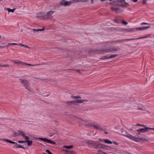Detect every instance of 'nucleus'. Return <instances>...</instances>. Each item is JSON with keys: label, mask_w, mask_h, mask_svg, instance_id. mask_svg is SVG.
<instances>
[{"label": "nucleus", "mask_w": 154, "mask_h": 154, "mask_svg": "<svg viewBox=\"0 0 154 154\" xmlns=\"http://www.w3.org/2000/svg\"><path fill=\"white\" fill-rule=\"evenodd\" d=\"M113 2L116 5L111 8V9L112 11H115L117 13L122 12L123 10V7H126L128 5V3L126 2L125 0H117Z\"/></svg>", "instance_id": "nucleus-1"}, {"label": "nucleus", "mask_w": 154, "mask_h": 154, "mask_svg": "<svg viewBox=\"0 0 154 154\" xmlns=\"http://www.w3.org/2000/svg\"><path fill=\"white\" fill-rule=\"evenodd\" d=\"M119 48H116L115 47L113 48H106L105 49H102L100 50V53H109L113 51H117L119 50Z\"/></svg>", "instance_id": "nucleus-2"}, {"label": "nucleus", "mask_w": 154, "mask_h": 154, "mask_svg": "<svg viewBox=\"0 0 154 154\" xmlns=\"http://www.w3.org/2000/svg\"><path fill=\"white\" fill-rule=\"evenodd\" d=\"M0 140L3 141H5L7 142L10 143L11 144H16L15 145H14L13 147H16V148H21L23 149H24V148L21 145H19L18 144H17V143L16 142L12 141H11L10 140H9L8 139H0Z\"/></svg>", "instance_id": "nucleus-3"}, {"label": "nucleus", "mask_w": 154, "mask_h": 154, "mask_svg": "<svg viewBox=\"0 0 154 154\" xmlns=\"http://www.w3.org/2000/svg\"><path fill=\"white\" fill-rule=\"evenodd\" d=\"M33 138H35L36 140L39 139L45 142H47V143H50L53 144H56L55 142L46 138L36 137H33Z\"/></svg>", "instance_id": "nucleus-4"}, {"label": "nucleus", "mask_w": 154, "mask_h": 154, "mask_svg": "<svg viewBox=\"0 0 154 154\" xmlns=\"http://www.w3.org/2000/svg\"><path fill=\"white\" fill-rule=\"evenodd\" d=\"M146 37H141L140 38H132L131 39H122L119 40H118L117 41V42H123L126 41H128L130 40H135L136 39H139L141 38H146Z\"/></svg>", "instance_id": "nucleus-5"}, {"label": "nucleus", "mask_w": 154, "mask_h": 154, "mask_svg": "<svg viewBox=\"0 0 154 154\" xmlns=\"http://www.w3.org/2000/svg\"><path fill=\"white\" fill-rule=\"evenodd\" d=\"M54 13V11H48L46 14H45V18L49 19H52L51 15Z\"/></svg>", "instance_id": "nucleus-6"}, {"label": "nucleus", "mask_w": 154, "mask_h": 154, "mask_svg": "<svg viewBox=\"0 0 154 154\" xmlns=\"http://www.w3.org/2000/svg\"><path fill=\"white\" fill-rule=\"evenodd\" d=\"M126 136L128 138H130L131 139L135 141H138L139 140H142V138H138L134 137L133 136H132L131 135H127Z\"/></svg>", "instance_id": "nucleus-7"}, {"label": "nucleus", "mask_w": 154, "mask_h": 154, "mask_svg": "<svg viewBox=\"0 0 154 154\" xmlns=\"http://www.w3.org/2000/svg\"><path fill=\"white\" fill-rule=\"evenodd\" d=\"M106 147L107 146L104 144L100 143H98L96 142V146H95L94 148L96 149L100 148L106 149Z\"/></svg>", "instance_id": "nucleus-8"}, {"label": "nucleus", "mask_w": 154, "mask_h": 154, "mask_svg": "<svg viewBox=\"0 0 154 154\" xmlns=\"http://www.w3.org/2000/svg\"><path fill=\"white\" fill-rule=\"evenodd\" d=\"M60 5H63L65 6L70 5L69 1L68 2L64 0L61 1L60 2Z\"/></svg>", "instance_id": "nucleus-9"}, {"label": "nucleus", "mask_w": 154, "mask_h": 154, "mask_svg": "<svg viewBox=\"0 0 154 154\" xmlns=\"http://www.w3.org/2000/svg\"><path fill=\"white\" fill-rule=\"evenodd\" d=\"M84 101H87V100H83L82 101L80 100H78L77 101H68L67 102V103L68 104H76V103H83Z\"/></svg>", "instance_id": "nucleus-10"}, {"label": "nucleus", "mask_w": 154, "mask_h": 154, "mask_svg": "<svg viewBox=\"0 0 154 154\" xmlns=\"http://www.w3.org/2000/svg\"><path fill=\"white\" fill-rule=\"evenodd\" d=\"M93 127L95 129L101 131H103V129L101 126L98 124H96L94 125H93Z\"/></svg>", "instance_id": "nucleus-11"}, {"label": "nucleus", "mask_w": 154, "mask_h": 154, "mask_svg": "<svg viewBox=\"0 0 154 154\" xmlns=\"http://www.w3.org/2000/svg\"><path fill=\"white\" fill-rule=\"evenodd\" d=\"M122 31L124 32H134L135 29L134 28H128L126 29H122Z\"/></svg>", "instance_id": "nucleus-12"}, {"label": "nucleus", "mask_w": 154, "mask_h": 154, "mask_svg": "<svg viewBox=\"0 0 154 154\" xmlns=\"http://www.w3.org/2000/svg\"><path fill=\"white\" fill-rule=\"evenodd\" d=\"M88 143L89 146L90 147L95 146L96 145V142L92 141H89L88 142Z\"/></svg>", "instance_id": "nucleus-13"}, {"label": "nucleus", "mask_w": 154, "mask_h": 154, "mask_svg": "<svg viewBox=\"0 0 154 154\" xmlns=\"http://www.w3.org/2000/svg\"><path fill=\"white\" fill-rule=\"evenodd\" d=\"M19 80L20 81V82L24 86L29 83L28 81L26 80L22 79H19Z\"/></svg>", "instance_id": "nucleus-14"}, {"label": "nucleus", "mask_w": 154, "mask_h": 154, "mask_svg": "<svg viewBox=\"0 0 154 154\" xmlns=\"http://www.w3.org/2000/svg\"><path fill=\"white\" fill-rule=\"evenodd\" d=\"M137 131L138 132H141L142 133H145L148 132L149 130H147V128L146 127H145L144 128L139 129L137 130Z\"/></svg>", "instance_id": "nucleus-15"}, {"label": "nucleus", "mask_w": 154, "mask_h": 154, "mask_svg": "<svg viewBox=\"0 0 154 154\" xmlns=\"http://www.w3.org/2000/svg\"><path fill=\"white\" fill-rule=\"evenodd\" d=\"M150 28V26H143L141 27L137 28H135V29L137 30H140V31L143 30H144L146 29Z\"/></svg>", "instance_id": "nucleus-16"}, {"label": "nucleus", "mask_w": 154, "mask_h": 154, "mask_svg": "<svg viewBox=\"0 0 154 154\" xmlns=\"http://www.w3.org/2000/svg\"><path fill=\"white\" fill-rule=\"evenodd\" d=\"M18 131L19 133L18 135H21L25 139H26L28 138V136H26L24 133L23 131Z\"/></svg>", "instance_id": "nucleus-17"}, {"label": "nucleus", "mask_w": 154, "mask_h": 154, "mask_svg": "<svg viewBox=\"0 0 154 154\" xmlns=\"http://www.w3.org/2000/svg\"><path fill=\"white\" fill-rule=\"evenodd\" d=\"M37 17H44L45 18V14L42 13H40L37 14Z\"/></svg>", "instance_id": "nucleus-18"}, {"label": "nucleus", "mask_w": 154, "mask_h": 154, "mask_svg": "<svg viewBox=\"0 0 154 154\" xmlns=\"http://www.w3.org/2000/svg\"><path fill=\"white\" fill-rule=\"evenodd\" d=\"M18 62H19V63H20V64H23V65H27L30 66H36V65H39V64H36L35 65H32V64H27L26 63H24L23 62H21L20 61H18Z\"/></svg>", "instance_id": "nucleus-19"}, {"label": "nucleus", "mask_w": 154, "mask_h": 154, "mask_svg": "<svg viewBox=\"0 0 154 154\" xmlns=\"http://www.w3.org/2000/svg\"><path fill=\"white\" fill-rule=\"evenodd\" d=\"M28 138L26 139H25L26 142L27 143V145L29 146H30L32 145V141H31L29 140V138L28 137Z\"/></svg>", "instance_id": "nucleus-20"}, {"label": "nucleus", "mask_w": 154, "mask_h": 154, "mask_svg": "<svg viewBox=\"0 0 154 154\" xmlns=\"http://www.w3.org/2000/svg\"><path fill=\"white\" fill-rule=\"evenodd\" d=\"M29 83L28 84H26V85H25L24 86L25 87V88L27 89L29 91H31V90L30 87L29 85Z\"/></svg>", "instance_id": "nucleus-21"}, {"label": "nucleus", "mask_w": 154, "mask_h": 154, "mask_svg": "<svg viewBox=\"0 0 154 154\" xmlns=\"http://www.w3.org/2000/svg\"><path fill=\"white\" fill-rule=\"evenodd\" d=\"M69 2L71 5L72 4L76 3L79 2V0H71Z\"/></svg>", "instance_id": "nucleus-22"}, {"label": "nucleus", "mask_w": 154, "mask_h": 154, "mask_svg": "<svg viewBox=\"0 0 154 154\" xmlns=\"http://www.w3.org/2000/svg\"><path fill=\"white\" fill-rule=\"evenodd\" d=\"M44 30V29L43 28H42V29H33L32 30L33 32L34 33L36 32H37L40 31H42Z\"/></svg>", "instance_id": "nucleus-23"}, {"label": "nucleus", "mask_w": 154, "mask_h": 154, "mask_svg": "<svg viewBox=\"0 0 154 154\" xmlns=\"http://www.w3.org/2000/svg\"><path fill=\"white\" fill-rule=\"evenodd\" d=\"M94 125L92 123H89L87 124H85V125L88 128H91L92 127H93V125Z\"/></svg>", "instance_id": "nucleus-24"}, {"label": "nucleus", "mask_w": 154, "mask_h": 154, "mask_svg": "<svg viewBox=\"0 0 154 154\" xmlns=\"http://www.w3.org/2000/svg\"><path fill=\"white\" fill-rule=\"evenodd\" d=\"M5 9L6 10L8 11L9 13L10 12H12V13L14 12L15 9L14 8L12 9L8 8H5Z\"/></svg>", "instance_id": "nucleus-25"}, {"label": "nucleus", "mask_w": 154, "mask_h": 154, "mask_svg": "<svg viewBox=\"0 0 154 154\" xmlns=\"http://www.w3.org/2000/svg\"><path fill=\"white\" fill-rule=\"evenodd\" d=\"M63 147L64 148H66L67 149H72L73 147V146L72 145H70V146H63Z\"/></svg>", "instance_id": "nucleus-26"}, {"label": "nucleus", "mask_w": 154, "mask_h": 154, "mask_svg": "<svg viewBox=\"0 0 154 154\" xmlns=\"http://www.w3.org/2000/svg\"><path fill=\"white\" fill-rule=\"evenodd\" d=\"M101 60H105L106 59H109V56L107 57V56H103L102 57L100 58Z\"/></svg>", "instance_id": "nucleus-27"}, {"label": "nucleus", "mask_w": 154, "mask_h": 154, "mask_svg": "<svg viewBox=\"0 0 154 154\" xmlns=\"http://www.w3.org/2000/svg\"><path fill=\"white\" fill-rule=\"evenodd\" d=\"M104 141L106 143H108V144H111L112 143V142L108 140V139H104Z\"/></svg>", "instance_id": "nucleus-28"}, {"label": "nucleus", "mask_w": 154, "mask_h": 154, "mask_svg": "<svg viewBox=\"0 0 154 154\" xmlns=\"http://www.w3.org/2000/svg\"><path fill=\"white\" fill-rule=\"evenodd\" d=\"M18 46H20L24 47L25 48H27L29 49H31V48L30 47H28V46H27L26 45H21V44H19Z\"/></svg>", "instance_id": "nucleus-29"}, {"label": "nucleus", "mask_w": 154, "mask_h": 154, "mask_svg": "<svg viewBox=\"0 0 154 154\" xmlns=\"http://www.w3.org/2000/svg\"><path fill=\"white\" fill-rule=\"evenodd\" d=\"M0 66L2 67H8L9 66V65L8 64H6V65H5V64H3L2 63H0Z\"/></svg>", "instance_id": "nucleus-30"}, {"label": "nucleus", "mask_w": 154, "mask_h": 154, "mask_svg": "<svg viewBox=\"0 0 154 154\" xmlns=\"http://www.w3.org/2000/svg\"><path fill=\"white\" fill-rule=\"evenodd\" d=\"M118 56V54H114L110 56H109V59L110 58H114L116 57H117Z\"/></svg>", "instance_id": "nucleus-31"}, {"label": "nucleus", "mask_w": 154, "mask_h": 154, "mask_svg": "<svg viewBox=\"0 0 154 154\" xmlns=\"http://www.w3.org/2000/svg\"><path fill=\"white\" fill-rule=\"evenodd\" d=\"M17 142L18 143H24L26 142V141L19 140V141H17Z\"/></svg>", "instance_id": "nucleus-32"}, {"label": "nucleus", "mask_w": 154, "mask_h": 154, "mask_svg": "<svg viewBox=\"0 0 154 154\" xmlns=\"http://www.w3.org/2000/svg\"><path fill=\"white\" fill-rule=\"evenodd\" d=\"M88 2V0H79V2Z\"/></svg>", "instance_id": "nucleus-33"}, {"label": "nucleus", "mask_w": 154, "mask_h": 154, "mask_svg": "<svg viewBox=\"0 0 154 154\" xmlns=\"http://www.w3.org/2000/svg\"><path fill=\"white\" fill-rule=\"evenodd\" d=\"M122 23L123 24H124L125 25H127L128 24V23L127 22H126V21H125L124 20H123L122 21Z\"/></svg>", "instance_id": "nucleus-34"}, {"label": "nucleus", "mask_w": 154, "mask_h": 154, "mask_svg": "<svg viewBox=\"0 0 154 154\" xmlns=\"http://www.w3.org/2000/svg\"><path fill=\"white\" fill-rule=\"evenodd\" d=\"M149 24H150L149 23H146L145 22H143V23H142L140 25H149Z\"/></svg>", "instance_id": "nucleus-35"}, {"label": "nucleus", "mask_w": 154, "mask_h": 154, "mask_svg": "<svg viewBox=\"0 0 154 154\" xmlns=\"http://www.w3.org/2000/svg\"><path fill=\"white\" fill-rule=\"evenodd\" d=\"M6 45H4L2 46H0V48L1 49H3L6 48Z\"/></svg>", "instance_id": "nucleus-36"}, {"label": "nucleus", "mask_w": 154, "mask_h": 154, "mask_svg": "<svg viewBox=\"0 0 154 154\" xmlns=\"http://www.w3.org/2000/svg\"><path fill=\"white\" fill-rule=\"evenodd\" d=\"M45 151L47 152V153H48V154H52L51 152L50 151L48 150V149H46Z\"/></svg>", "instance_id": "nucleus-37"}, {"label": "nucleus", "mask_w": 154, "mask_h": 154, "mask_svg": "<svg viewBox=\"0 0 154 154\" xmlns=\"http://www.w3.org/2000/svg\"><path fill=\"white\" fill-rule=\"evenodd\" d=\"M146 2V0H142V3L143 5H145Z\"/></svg>", "instance_id": "nucleus-38"}, {"label": "nucleus", "mask_w": 154, "mask_h": 154, "mask_svg": "<svg viewBox=\"0 0 154 154\" xmlns=\"http://www.w3.org/2000/svg\"><path fill=\"white\" fill-rule=\"evenodd\" d=\"M137 125L138 126H143V127L145 126V125H140L139 124H137Z\"/></svg>", "instance_id": "nucleus-39"}, {"label": "nucleus", "mask_w": 154, "mask_h": 154, "mask_svg": "<svg viewBox=\"0 0 154 154\" xmlns=\"http://www.w3.org/2000/svg\"><path fill=\"white\" fill-rule=\"evenodd\" d=\"M147 130H149V129L152 130H154V128H149V127H147Z\"/></svg>", "instance_id": "nucleus-40"}, {"label": "nucleus", "mask_w": 154, "mask_h": 154, "mask_svg": "<svg viewBox=\"0 0 154 154\" xmlns=\"http://www.w3.org/2000/svg\"><path fill=\"white\" fill-rule=\"evenodd\" d=\"M12 62L13 63H14L15 64H18L19 63V62H18V61H16L14 60H12Z\"/></svg>", "instance_id": "nucleus-41"}, {"label": "nucleus", "mask_w": 154, "mask_h": 154, "mask_svg": "<svg viewBox=\"0 0 154 154\" xmlns=\"http://www.w3.org/2000/svg\"><path fill=\"white\" fill-rule=\"evenodd\" d=\"M18 134H17L16 133H14L13 134V137H16V136H18Z\"/></svg>", "instance_id": "nucleus-42"}, {"label": "nucleus", "mask_w": 154, "mask_h": 154, "mask_svg": "<svg viewBox=\"0 0 154 154\" xmlns=\"http://www.w3.org/2000/svg\"><path fill=\"white\" fill-rule=\"evenodd\" d=\"M11 45H19L17 44V43H11Z\"/></svg>", "instance_id": "nucleus-43"}, {"label": "nucleus", "mask_w": 154, "mask_h": 154, "mask_svg": "<svg viewBox=\"0 0 154 154\" xmlns=\"http://www.w3.org/2000/svg\"><path fill=\"white\" fill-rule=\"evenodd\" d=\"M74 99H76L78 98H80V97H73Z\"/></svg>", "instance_id": "nucleus-44"}, {"label": "nucleus", "mask_w": 154, "mask_h": 154, "mask_svg": "<svg viewBox=\"0 0 154 154\" xmlns=\"http://www.w3.org/2000/svg\"><path fill=\"white\" fill-rule=\"evenodd\" d=\"M114 21L116 23H119V22L118 20H114Z\"/></svg>", "instance_id": "nucleus-45"}, {"label": "nucleus", "mask_w": 154, "mask_h": 154, "mask_svg": "<svg viewBox=\"0 0 154 154\" xmlns=\"http://www.w3.org/2000/svg\"><path fill=\"white\" fill-rule=\"evenodd\" d=\"M11 46V44L10 43H8L7 45V46L6 45V48L8 47L9 46Z\"/></svg>", "instance_id": "nucleus-46"}, {"label": "nucleus", "mask_w": 154, "mask_h": 154, "mask_svg": "<svg viewBox=\"0 0 154 154\" xmlns=\"http://www.w3.org/2000/svg\"><path fill=\"white\" fill-rule=\"evenodd\" d=\"M113 143L117 145H118V143H117L116 142L114 141H113Z\"/></svg>", "instance_id": "nucleus-47"}, {"label": "nucleus", "mask_w": 154, "mask_h": 154, "mask_svg": "<svg viewBox=\"0 0 154 154\" xmlns=\"http://www.w3.org/2000/svg\"><path fill=\"white\" fill-rule=\"evenodd\" d=\"M63 151H64L65 152H69L68 150L67 149H63L62 150Z\"/></svg>", "instance_id": "nucleus-48"}, {"label": "nucleus", "mask_w": 154, "mask_h": 154, "mask_svg": "<svg viewBox=\"0 0 154 154\" xmlns=\"http://www.w3.org/2000/svg\"><path fill=\"white\" fill-rule=\"evenodd\" d=\"M69 152L71 154H73V151H69Z\"/></svg>", "instance_id": "nucleus-49"}, {"label": "nucleus", "mask_w": 154, "mask_h": 154, "mask_svg": "<svg viewBox=\"0 0 154 154\" xmlns=\"http://www.w3.org/2000/svg\"><path fill=\"white\" fill-rule=\"evenodd\" d=\"M76 71L78 72L79 73L80 72V70L79 69H77L76 70Z\"/></svg>", "instance_id": "nucleus-50"}, {"label": "nucleus", "mask_w": 154, "mask_h": 154, "mask_svg": "<svg viewBox=\"0 0 154 154\" xmlns=\"http://www.w3.org/2000/svg\"><path fill=\"white\" fill-rule=\"evenodd\" d=\"M132 1L134 2H136L138 1V0H132Z\"/></svg>", "instance_id": "nucleus-51"}, {"label": "nucleus", "mask_w": 154, "mask_h": 154, "mask_svg": "<svg viewBox=\"0 0 154 154\" xmlns=\"http://www.w3.org/2000/svg\"><path fill=\"white\" fill-rule=\"evenodd\" d=\"M143 140L144 141H147V140L146 139H143Z\"/></svg>", "instance_id": "nucleus-52"}, {"label": "nucleus", "mask_w": 154, "mask_h": 154, "mask_svg": "<svg viewBox=\"0 0 154 154\" xmlns=\"http://www.w3.org/2000/svg\"><path fill=\"white\" fill-rule=\"evenodd\" d=\"M104 133L106 134H108V133L106 131H105Z\"/></svg>", "instance_id": "nucleus-53"}, {"label": "nucleus", "mask_w": 154, "mask_h": 154, "mask_svg": "<svg viewBox=\"0 0 154 154\" xmlns=\"http://www.w3.org/2000/svg\"><path fill=\"white\" fill-rule=\"evenodd\" d=\"M91 2L92 3H94V0H91Z\"/></svg>", "instance_id": "nucleus-54"}, {"label": "nucleus", "mask_w": 154, "mask_h": 154, "mask_svg": "<svg viewBox=\"0 0 154 154\" xmlns=\"http://www.w3.org/2000/svg\"><path fill=\"white\" fill-rule=\"evenodd\" d=\"M138 109L140 110H143V109H142V108H138Z\"/></svg>", "instance_id": "nucleus-55"}, {"label": "nucleus", "mask_w": 154, "mask_h": 154, "mask_svg": "<svg viewBox=\"0 0 154 154\" xmlns=\"http://www.w3.org/2000/svg\"><path fill=\"white\" fill-rule=\"evenodd\" d=\"M103 153L104 154H107V153H106V152H103Z\"/></svg>", "instance_id": "nucleus-56"}, {"label": "nucleus", "mask_w": 154, "mask_h": 154, "mask_svg": "<svg viewBox=\"0 0 154 154\" xmlns=\"http://www.w3.org/2000/svg\"><path fill=\"white\" fill-rule=\"evenodd\" d=\"M42 95H43L44 96H47L46 95H43V94H42Z\"/></svg>", "instance_id": "nucleus-57"}, {"label": "nucleus", "mask_w": 154, "mask_h": 154, "mask_svg": "<svg viewBox=\"0 0 154 154\" xmlns=\"http://www.w3.org/2000/svg\"><path fill=\"white\" fill-rule=\"evenodd\" d=\"M99 152H101V150H100L98 151Z\"/></svg>", "instance_id": "nucleus-58"}, {"label": "nucleus", "mask_w": 154, "mask_h": 154, "mask_svg": "<svg viewBox=\"0 0 154 154\" xmlns=\"http://www.w3.org/2000/svg\"><path fill=\"white\" fill-rule=\"evenodd\" d=\"M39 143V144H40V145H42V143Z\"/></svg>", "instance_id": "nucleus-59"}, {"label": "nucleus", "mask_w": 154, "mask_h": 154, "mask_svg": "<svg viewBox=\"0 0 154 154\" xmlns=\"http://www.w3.org/2000/svg\"><path fill=\"white\" fill-rule=\"evenodd\" d=\"M5 44V43H4L3 44H2V45H4Z\"/></svg>", "instance_id": "nucleus-60"}, {"label": "nucleus", "mask_w": 154, "mask_h": 154, "mask_svg": "<svg viewBox=\"0 0 154 154\" xmlns=\"http://www.w3.org/2000/svg\"><path fill=\"white\" fill-rule=\"evenodd\" d=\"M1 38V35H0V38Z\"/></svg>", "instance_id": "nucleus-61"}, {"label": "nucleus", "mask_w": 154, "mask_h": 154, "mask_svg": "<svg viewBox=\"0 0 154 154\" xmlns=\"http://www.w3.org/2000/svg\"><path fill=\"white\" fill-rule=\"evenodd\" d=\"M99 140H101V139H99Z\"/></svg>", "instance_id": "nucleus-62"}, {"label": "nucleus", "mask_w": 154, "mask_h": 154, "mask_svg": "<svg viewBox=\"0 0 154 154\" xmlns=\"http://www.w3.org/2000/svg\"><path fill=\"white\" fill-rule=\"evenodd\" d=\"M1 42L0 41V42Z\"/></svg>", "instance_id": "nucleus-63"}]
</instances>
